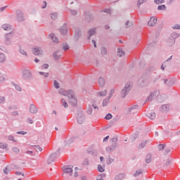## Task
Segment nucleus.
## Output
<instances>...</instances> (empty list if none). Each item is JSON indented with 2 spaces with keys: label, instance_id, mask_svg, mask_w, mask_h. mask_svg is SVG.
Here are the masks:
<instances>
[{
  "label": "nucleus",
  "instance_id": "f257e3e1",
  "mask_svg": "<svg viewBox=\"0 0 180 180\" xmlns=\"http://www.w3.org/2000/svg\"><path fill=\"white\" fill-rule=\"evenodd\" d=\"M66 99H68L69 103L72 106H77L78 103V98H77V96H75V93H74L72 90L68 91Z\"/></svg>",
  "mask_w": 180,
  "mask_h": 180
},
{
  "label": "nucleus",
  "instance_id": "f03ea898",
  "mask_svg": "<svg viewBox=\"0 0 180 180\" xmlns=\"http://www.w3.org/2000/svg\"><path fill=\"white\" fill-rule=\"evenodd\" d=\"M110 143L111 146L106 148V151L110 152L116 150V147H117V138L113 137L110 140Z\"/></svg>",
  "mask_w": 180,
  "mask_h": 180
},
{
  "label": "nucleus",
  "instance_id": "7ed1b4c3",
  "mask_svg": "<svg viewBox=\"0 0 180 180\" xmlns=\"http://www.w3.org/2000/svg\"><path fill=\"white\" fill-rule=\"evenodd\" d=\"M138 86H140V88H144L145 86H148V79L146 78H141L138 82Z\"/></svg>",
  "mask_w": 180,
  "mask_h": 180
},
{
  "label": "nucleus",
  "instance_id": "20e7f679",
  "mask_svg": "<svg viewBox=\"0 0 180 180\" xmlns=\"http://www.w3.org/2000/svg\"><path fill=\"white\" fill-rule=\"evenodd\" d=\"M158 95H160V91H155L150 93L149 96L146 98V102H148V101L151 102V101H153V99H155V98H157Z\"/></svg>",
  "mask_w": 180,
  "mask_h": 180
},
{
  "label": "nucleus",
  "instance_id": "39448f33",
  "mask_svg": "<svg viewBox=\"0 0 180 180\" xmlns=\"http://www.w3.org/2000/svg\"><path fill=\"white\" fill-rule=\"evenodd\" d=\"M91 102V106H93L94 109H99L98 108V105L101 103V99H99V98L96 97L94 99H92Z\"/></svg>",
  "mask_w": 180,
  "mask_h": 180
},
{
  "label": "nucleus",
  "instance_id": "423d86ee",
  "mask_svg": "<svg viewBox=\"0 0 180 180\" xmlns=\"http://www.w3.org/2000/svg\"><path fill=\"white\" fill-rule=\"evenodd\" d=\"M62 169L64 174H70V175H72V168L70 167V166H63Z\"/></svg>",
  "mask_w": 180,
  "mask_h": 180
},
{
  "label": "nucleus",
  "instance_id": "0eeeda50",
  "mask_svg": "<svg viewBox=\"0 0 180 180\" xmlns=\"http://www.w3.org/2000/svg\"><path fill=\"white\" fill-rule=\"evenodd\" d=\"M77 122L79 124H82V123L85 122V116H84V114L79 113L77 115Z\"/></svg>",
  "mask_w": 180,
  "mask_h": 180
},
{
  "label": "nucleus",
  "instance_id": "6e6552de",
  "mask_svg": "<svg viewBox=\"0 0 180 180\" xmlns=\"http://www.w3.org/2000/svg\"><path fill=\"white\" fill-rule=\"evenodd\" d=\"M33 53L35 56H43V51L40 48H34Z\"/></svg>",
  "mask_w": 180,
  "mask_h": 180
},
{
  "label": "nucleus",
  "instance_id": "1a4fd4ad",
  "mask_svg": "<svg viewBox=\"0 0 180 180\" xmlns=\"http://www.w3.org/2000/svg\"><path fill=\"white\" fill-rule=\"evenodd\" d=\"M157 23V18L151 17L150 20L148 22V26H154Z\"/></svg>",
  "mask_w": 180,
  "mask_h": 180
},
{
  "label": "nucleus",
  "instance_id": "9d476101",
  "mask_svg": "<svg viewBox=\"0 0 180 180\" xmlns=\"http://www.w3.org/2000/svg\"><path fill=\"white\" fill-rule=\"evenodd\" d=\"M67 98V96H65L64 98L61 99L62 106L65 108V109H67L68 108V103H67V100H68Z\"/></svg>",
  "mask_w": 180,
  "mask_h": 180
},
{
  "label": "nucleus",
  "instance_id": "9b49d317",
  "mask_svg": "<svg viewBox=\"0 0 180 180\" xmlns=\"http://www.w3.org/2000/svg\"><path fill=\"white\" fill-rule=\"evenodd\" d=\"M30 113H37V108L34 104H31L30 106Z\"/></svg>",
  "mask_w": 180,
  "mask_h": 180
},
{
  "label": "nucleus",
  "instance_id": "f8f14e48",
  "mask_svg": "<svg viewBox=\"0 0 180 180\" xmlns=\"http://www.w3.org/2000/svg\"><path fill=\"white\" fill-rule=\"evenodd\" d=\"M124 88L130 91L131 89L133 88V83L131 82H128L126 83Z\"/></svg>",
  "mask_w": 180,
  "mask_h": 180
},
{
  "label": "nucleus",
  "instance_id": "ddd939ff",
  "mask_svg": "<svg viewBox=\"0 0 180 180\" xmlns=\"http://www.w3.org/2000/svg\"><path fill=\"white\" fill-rule=\"evenodd\" d=\"M60 33L62 34H67V32H68V29L67 28V25H64L63 26H62L60 29Z\"/></svg>",
  "mask_w": 180,
  "mask_h": 180
},
{
  "label": "nucleus",
  "instance_id": "4468645a",
  "mask_svg": "<svg viewBox=\"0 0 180 180\" xmlns=\"http://www.w3.org/2000/svg\"><path fill=\"white\" fill-rule=\"evenodd\" d=\"M49 37L50 39H51L53 43H58V38H57V37L54 34H51L49 35Z\"/></svg>",
  "mask_w": 180,
  "mask_h": 180
},
{
  "label": "nucleus",
  "instance_id": "2eb2a0df",
  "mask_svg": "<svg viewBox=\"0 0 180 180\" xmlns=\"http://www.w3.org/2000/svg\"><path fill=\"white\" fill-rule=\"evenodd\" d=\"M98 85L101 88H103V86H105V79H103V77H99Z\"/></svg>",
  "mask_w": 180,
  "mask_h": 180
},
{
  "label": "nucleus",
  "instance_id": "dca6fc26",
  "mask_svg": "<svg viewBox=\"0 0 180 180\" xmlns=\"http://www.w3.org/2000/svg\"><path fill=\"white\" fill-rule=\"evenodd\" d=\"M124 176H126V174L121 173V174H119L118 175L115 176V180H122V179H124Z\"/></svg>",
  "mask_w": 180,
  "mask_h": 180
},
{
  "label": "nucleus",
  "instance_id": "f3484780",
  "mask_svg": "<svg viewBox=\"0 0 180 180\" xmlns=\"http://www.w3.org/2000/svg\"><path fill=\"white\" fill-rule=\"evenodd\" d=\"M129 90H127V89L124 88L121 91V96L122 98H125L126 95H127V94H129Z\"/></svg>",
  "mask_w": 180,
  "mask_h": 180
},
{
  "label": "nucleus",
  "instance_id": "a211bd4d",
  "mask_svg": "<svg viewBox=\"0 0 180 180\" xmlns=\"http://www.w3.org/2000/svg\"><path fill=\"white\" fill-rule=\"evenodd\" d=\"M167 43L169 46H174V44H175V39L169 37L167 41Z\"/></svg>",
  "mask_w": 180,
  "mask_h": 180
},
{
  "label": "nucleus",
  "instance_id": "6ab92c4d",
  "mask_svg": "<svg viewBox=\"0 0 180 180\" xmlns=\"http://www.w3.org/2000/svg\"><path fill=\"white\" fill-rule=\"evenodd\" d=\"M110 100V96L108 97L107 98L104 99L102 103L103 106H108L109 103V101Z\"/></svg>",
  "mask_w": 180,
  "mask_h": 180
},
{
  "label": "nucleus",
  "instance_id": "aec40b11",
  "mask_svg": "<svg viewBox=\"0 0 180 180\" xmlns=\"http://www.w3.org/2000/svg\"><path fill=\"white\" fill-rule=\"evenodd\" d=\"M147 116H148V117L150 118L151 120H153L155 117L156 115H155V112H150L147 114Z\"/></svg>",
  "mask_w": 180,
  "mask_h": 180
},
{
  "label": "nucleus",
  "instance_id": "412c9836",
  "mask_svg": "<svg viewBox=\"0 0 180 180\" xmlns=\"http://www.w3.org/2000/svg\"><path fill=\"white\" fill-rule=\"evenodd\" d=\"M2 28L4 29V30H7L8 32L11 31V25H9L8 24L3 25Z\"/></svg>",
  "mask_w": 180,
  "mask_h": 180
},
{
  "label": "nucleus",
  "instance_id": "4be33fe9",
  "mask_svg": "<svg viewBox=\"0 0 180 180\" xmlns=\"http://www.w3.org/2000/svg\"><path fill=\"white\" fill-rule=\"evenodd\" d=\"M169 37L171 39H174V40H175V39H178V37H179V34L176 33V32H173Z\"/></svg>",
  "mask_w": 180,
  "mask_h": 180
},
{
  "label": "nucleus",
  "instance_id": "5701e85b",
  "mask_svg": "<svg viewBox=\"0 0 180 180\" xmlns=\"http://www.w3.org/2000/svg\"><path fill=\"white\" fill-rule=\"evenodd\" d=\"M147 144L146 141H143L141 143L139 144L138 148L140 150L141 148H144Z\"/></svg>",
  "mask_w": 180,
  "mask_h": 180
},
{
  "label": "nucleus",
  "instance_id": "b1692460",
  "mask_svg": "<svg viewBox=\"0 0 180 180\" xmlns=\"http://www.w3.org/2000/svg\"><path fill=\"white\" fill-rule=\"evenodd\" d=\"M117 54L119 57H123L124 56V51L122 49H118Z\"/></svg>",
  "mask_w": 180,
  "mask_h": 180
},
{
  "label": "nucleus",
  "instance_id": "393cba45",
  "mask_svg": "<svg viewBox=\"0 0 180 180\" xmlns=\"http://www.w3.org/2000/svg\"><path fill=\"white\" fill-rule=\"evenodd\" d=\"M164 157H169L171 155V150L169 149H166L163 153Z\"/></svg>",
  "mask_w": 180,
  "mask_h": 180
},
{
  "label": "nucleus",
  "instance_id": "a878e982",
  "mask_svg": "<svg viewBox=\"0 0 180 180\" xmlns=\"http://www.w3.org/2000/svg\"><path fill=\"white\" fill-rule=\"evenodd\" d=\"M162 110L163 112H168V110H169V105H163L162 106Z\"/></svg>",
  "mask_w": 180,
  "mask_h": 180
},
{
  "label": "nucleus",
  "instance_id": "bb28decb",
  "mask_svg": "<svg viewBox=\"0 0 180 180\" xmlns=\"http://www.w3.org/2000/svg\"><path fill=\"white\" fill-rule=\"evenodd\" d=\"M137 108H139L138 105H134V106L129 108L130 113H134V112H136V109H137Z\"/></svg>",
  "mask_w": 180,
  "mask_h": 180
},
{
  "label": "nucleus",
  "instance_id": "cd10ccee",
  "mask_svg": "<svg viewBox=\"0 0 180 180\" xmlns=\"http://www.w3.org/2000/svg\"><path fill=\"white\" fill-rule=\"evenodd\" d=\"M107 94H108V91L106 90H104L103 91L98 92V96H106Z\"/></svg>",
  "mask_w": 180,
  "mask_h": 180
},
{
  "label": "nucleus",
  "instance_id": "c85d7f7f",
  "mask_svg": "<svg viewBox=\"0 0 180 180\" xmlns=\"http://www.w3.org/2000/svg\"><path fill=\"white\" fill-rule=\"evenodd\" d=\"M6 60V56H5V54L0 53V63H4Z\"/></svg>",
  "mask_w": 180,
  "mask_h": 180
},
{
  "label": "nucleus",
  "instance_id": "c756f323",
  "mask_svg": "<svg viewBox=\"0 0 180 180\" xmlns=\"http://www.w3.org/2000/svg\"><path fill=\"white\" fill-rule=\"evenodd\" d=\"M60 57H61V54H60V53L56 52V53H53V58L56 60H58V58H60Z\"/></svg>",
  "mask_w": 180,
  "mask_h": 180
},
{
  "label": "nucleus",
  "instance_id": "7c9ffc66",
  "mask_svg": "<svg viewBox=\"0 0 180 180\" xmlns=\"http://www.w3.org/2000/svg\"><path fill=\"white\" fill-rule=\"evenodd\" d=\"M39 75L44 77V78H47V77H49V72H39Z\"/></svg>",
  "mask_w": 180,
  "mask_h": 180
},
{
  "label": "nucleus",
  "instance_id": "2f4dec72",
  "mask_svg": "<svg viewBox=\"0 0 180 180\" xmlns=\"http://www.w3.org/2000/svg\"><path fill=\"white\" fill-rule=\"evenodd\" d=\"M23 73L25 77L27 75H28V77H32V73H30V70H24Z\"/></svg>",
  "mask_w": 180,
  "mask_h": 180
},
{
  "label": "nucleus",
  "instance_id": "473e14b6",
  "mask_svg": "<svg viewBox=\"0 0 180 180\" xmlns=\"http://www.w3.org/2000/svg\"><path fill=\"white\" fill-rule=\"evenodd\" d=\"M53 86L56 89H59L60 88V83H58L56 80H55L53 82Z\"/></svg>",
  "mask_w": 180,
  "mask_h": 180
},
{
  "label": "nucleus",
  "instance_id": "72a5a7b5",
  "mask_svg": "<svg viewBox=\"0 0 180 180\" xmlns=\"http://www.w3.org/2000/svg\"><path fill=\"white\" fill-rule=\"evenodd\" d=\"M8 140L10 141H13V143H16L18 141L12 135L8 136Z\"/></svg>",
  "mask_w": 180,
  "mask_h": 180
},
{
  "label": "nucleus",
  "instance_id": "f704fd0d",
  "mask_svg": "<svg viewBox=\"0 0 180 180\" xmlns=\"http://www.w3.org/2000/svg\"><path fill=\"white\" fill-rule=\"evenodd\" d=\"M141 174H143V170L141 169L137 170L134 174V176H139V175H141Z\"/></svg>",
  "mask_w": 180,
  "mask_h": 180
},
{
  "label": "nucleus",
  "instance_id": "c9c22d12",
  "mask_svg": "<svg viewBox=\"0 0 180 180\" xmlns=\"http://www.w3.org/2000/svg\"><path fill=\"white\" fill-rule=\"evenodd\" d=\"M113 161H115V160L113 158H108L106 160L107 162V165H110L112 162H113Z\"/></svg>",
  "mask_w": 180,
  "mask_h": 180
},
{
  "label": "nucleus",
  "instance_id": "e433bc0d",
  "mask_svg": "<svg viewBox=\"0 0 180 180\" xmlns=\"http://www.w3.org/2000/svg\"><path fill=\"white\" fill-rule=\"evenodd\" d=\"M3 172H4V174H5L6 175H8V174L11 172V169H8V167H6L5 169H4Z\"/></svg>",
  "mask_w": 180,
  "mask_h": 180
},
{
  "label": "nucleus",
  "instance_id": "4c0bfd02",
  "mask_svg": "<svg viewBox=\"0 0 180 180\" xmlns=\"http://www.w3.org/2000/svg\"><path fill=\"white\" fill-rule=\"evenodd\" d=\"M158 11H165L166 7L165 5H160L158 6Z\"/></svg>",
  "mask_w": 180,
  "mask_h": 180
},
{
  "label": "nucleus",
  "instance_id": "58836bf2",
  "mask_svg": "<svg viewBox=\"0 0 180 180\" xmlns=\"http://www.w3.org/2000/svg\"><path fill=\"white\" fill-rule=\"evenodd\" d=\"M98 172H103L105 171V169H103L102 165H98Z\"/></svg>",
  "mask_w": 180,
  "mask_h": 180
},
{
  "label": "nucleus",
  "instance_id": "ea45409f",
  "mask_svg": "<svg viewBox=\"0 0 180 180\" xmlns=\"http://www.w3.org/2000/svg\"><path fill=\"white\" fill-rule=\"evenodd\" d=\"M63 50H65V51L66 50L70 49V46H68V44L67 43H65V44H63Z\"/></svg>",
  "mask_w": 180,
  "mask_h": 180
},
{
  "label": "nucleus",
  "instance_id": "a19ab883",
  "mask_svg": "<svg viewBox=\"0 0 180 180\" xmlns=\"http://www.w3.org/2000/svg\"><path fill=\"white\" fill-rule=\"evenodd\" d=\"M169 60H172V56H171L169 57V58H168V59H167L165 62H164V63L162 65L161 69H162V70H165L164 65H165V63H167V61H169Z\"/></svg>",
  "mask_w": 180,
  "mask_h": 180
},
{
  "label": "nucleus",
  "instance_id": "79ce46f5",
  "mask_svg": "<svg viewBox=\"0 0 180 180\" xmlns=\"http://www.w3.org/2000/svg\"><path fill=\"white\" fill-rule=\"evenodd\" d=\"M144 2H147V0H138L137 6H140V5H143Z\"/></svg>",
  "mask_w": 180,
  "mask_h": 180
},
{
  "label": "nucleus",
  "instance_id": "37998d69",
  "mask_svg": "<svg viewBox=\"0 0 180 180\" xmlns=\"http://www.w3.org/2000/svg\"><path fill=\"white\" fill-rule=\"evenodd\" d=\"M107 53H108V51H106V48H102V49H101V54H102L103 56L106 55Z\"/></svg>",
  "mask_w": 180,
  "mask_h": 180
},
{
  "label": "nucleus",
  "instance_id": "c03bdc74",
  "mask_svg": "<svg viewBox=\"0 0 180 180\" xmlns=\"http://www.w3.org/2000/svg\"><path fill=\"white\" fill-rule=\"evenodd\" d=\"M47 164L50 165V164H53L54 162V159L53 158H49L46 161Z\"/></svg>",
  "mask_w": 180,
  "mask_h": 180
},
{
  "label": "nucleus",
  "instance_id": "a18cd8bd",
  "mask_svg": "<svg viewBox=\"0 0 180 180\" xmlns=\"http://www.w3.org/2000/svg\"><path fill=\"white\" fill-rule=\"evenodd\" d=\"M95 33H96L95 29H91L89 31V34H90V36H94Z\"/></svg>",
  "mask_w": 180,
  "mask_h": 180
},
{
  "label": "nucleus",
  "instance_id": "49530a36",
  "mask_svg": "<svg viewBox=\"0 0 180 180\" xmlns=\"http://www.w3.org/2000/svg\"><path fill=\"white\" fill-rule=\"evenodd\" d=\"M0 147H1V148H3V150H4V149L6 148V147H8V145L6 143H0Z\"/></svg>",
  "mask_w": 180,
  "mask_h": 180
},
{
  "label": "nucleus",
  "instance_id": "de8ad7c7",
  "mask_svg": "<svg viewBox=\"0 0 180 180\" xmlns=\"http://www.w3.org/2000/svg\"><path fill=\"white\" fill-rule=\"evenodd\" d=\"M154 3L157 5H160V4H164V0H155Z\"/></svg>",
  "mask_w": 180,
  "mask_h": 180
},
{
  "label": "nucleus",
  "instance_id": "09e8293b",
  "mask_svg": "<svg viewBox=\"0 0 180 180\" xmlns=\"http://www.w3.org/2000/svg\"><path fill=\"white\" fill-rule=\"evenodd\" d=\"M58 16V15H57V14L53 13V14H51V19H53V20H56V19H57Z\"/></svg>",
  "mask_w": 180,
  "mask_h": 180
},
{
  "label": "nucleus",
  "instance_id": "8fccbe9b",
  "mask_svg": "<svg viewBox=\"0 0 180 180\" xmlns=\"http://www.w3.org/2000/svg\"><path fill=\"white\" fill-rule=\"evenodd\" d=\"M130 26H133V22H131L130 21H127L126 22V27H130Z\"/></svg>",
  "mask_w": 180,
  "mask_h": 180
},
{
  "label": "nucleus",
  "instance_id": "3c124183",
  "mask_svg": "<svg viewBox=\"0 0 180 180\" xmlns=\"http://www.w3.org/2000/svg\"><path fill=\"white\" fill-rule=\"evenodd\" d=\"M112 117V114H107L106 116L105 117V119H106V120H110V118Z\"/></svg>",
  "mask_w": 180,
  "mask_h": 180
},
{
  "label": "nucleus",
  "instance_id": "603ef678",
  "mask_svg": "<svg viewBox=\"0 0 180 180\" xmlns=\"http://www.w3.org/2000/svg\"><path fill=\"white\" fill-rule=\"evenodd\" d=\"M20 53L21 54H22L23 56H25L26 57H27V53L26 51H25L23 49H21V50L20 51Z\"/></svg>",
  "mask_w": 180,
  "mask_h": 180
},
{
  "label": "nucleus",
  "instance_id": "864d4df0",
  "mask_svg": "<svg viewBox=\"0 0 180 180\" xmlns=\"http://www.w3.org/2000/svg\"><path fill=\"white\" fill-rule=\"evenodd\" d=\"M82 165H89V161L88 159H86L84 162L82 163Z\"/></svg>",
  "mask_w": 180,
  "mask_h": 180
},
{
  "label": "nucleus",
  "instance_id": "5fc2aeb1",
  "mask_svg": "<svg viewBox=\"0 0 180 180\" xmlns=\"http://www.w3.org/2000/svg\"><path fill=\"white\" fill-rule=\"evenodd\" d=\"M12 150H13V153H19V151H20V150H19V148H18L17 147L13 148Z\"/></svg>",
  "mask_w": 180,
  "mask_h": 180
},
{
  "label": "nucleus",
  "instance_id": "6e6d98bb",
  "mask_svg": "<svg viewBox=\"0 0 180 180\" xmlns=\"http://www.w3.org/2000/svg\"><path fill=\"white\" fill-rule=\"evenodd\" d=\"M158 148H159L160 150H164V148H165V146L163 144H160L158 146Z\"/></svg>",
  "mask_w": 180,
  "mask_h": 180
},
{
  "label": "nucleus",
  "instance_id": "4d7b16f0",
  "mask_svg": "<svg viewBox=\"0 0 180 180\" xmlns=\"http://www.w3.org/2000/svg\"><path fill=\"white\" fill-rule=\"evenodd\" d=\"M35 149L37 150V151H42L43 150V148H41V147H40L39 146H35Z\"/></svg>",
  "mask_w": 180,
  "mask_h": 180
},
{
  "label": "nucleus",
  "instance_id": "13d9d810",
  "mask_svg": "<svg viewBox=\"0 0 180 180\" xmlns=\"http://www.w3.org/2000/svg\"><path fill=\"white\" fill-rule=\"evenodd\" d=\"M15 89L17 90V91H22V88H20V86L18 85V84H15Z\"/></svg>",
  "mask_w": 180,
  "mask_h": 180
},
{
  "label": "nucleus",
  "instance_id": "bf43d9fd",
  "mask_svg": "<svg viewBox=\"0 0 180 180\" xmlns=\"http://www.w3.org/2000/svg\"><path fill=\"white\" fill-rule=\"evenodd\" d=\"M47 68H49V64L45 63L42 65L43 70H47Z\"/></svg>",
  "mask_w": 180,
  "mask_h": 180
},
{
  "label": "nucleus",
  "instance_id": "052dcab7",
  "mask_svg": "<svg viewBox=\"0 0 180 180\" xmlns=\"http://www.w3.org/2000/svg\"><path fill=\"white\" fill-rule=\"evenodd\" d=\"M5 102V97L0 96V103Z\"/></svg>",
  "mask_w": 180,
  "mask_h": 180
},
{
  "label": "nucleus",
  "instance_id": "680f3d73",
  "mask_svg": "<svg viewBox=\"0 0 180 180\" xmlns=\"http://www.w3.org/2000/svg\"><path fill=\"white\" fill-rule=\"evenodd\" d=\"M151 161H153V159H151V158H148L146 160V162L147 164H150V162H151Z\"/></svg>",
  "mask_w": 180,
  "mask_h": 180
},
{
  "label": "nucleus",
  "instance_id": "e2e57ef3",
  "mask_svg": "<svg viewBox=\"0 0 180 180\" xmlns=\"http://www.w3.org/2000/svg\"><path fill=\"white\" fill-rule=\"evenodd\" d=\"M173 29L174 30H179L180 29V25H176L173 27Z\"/></svg>",
  "mask_w": 180,
  "mask_h": 180
},
{
  "label": "nucleus",
  "instance_id": "0e129e2a",
  "mask_svg": "<svg viewBox=\"0 0 180 180\" xmlns=\"http://www.w3.org/2000/svg\"><path fill=\"white\" fill-rule=\"evenodd\" d=\"M5 81V77L2 75L0 76V82Z\"/></svg>",
  "mask_w": 180,
  "mask_h": 180
},
{
  "label": "nucleus",
  "instance_id": "69168bd1",
  "mask_svg": "<svg viewBox=\"0 0 180 180\" xmlns=\"http://www.w3.org/2000/svg\"><path fill=\"white\" fill-rule=\"evenodd\" d=\"M27 122L30 123V124H32V123H33V120H32V119H30V118H28Z\"/></svg>",
  "mask_w": 180,
  "mask_h": 180
},
{
  "label": "nucleus",
  "instance_id": "338daca9",
  "mask_svg": "<svg viewBox=\"0 0 180 180\" xmlns=\"http://www.w3.org/2000/svg\"><path fill=\"white\" fill-rule=\"evenodd\" d=\"M87 113H89V115H91V113H92V108H89V110H87Z\"/></svg>",
  "mask_w": 180,
  "mask_h": 180
},
{
  "label": "nucleus",
  "instance_id": "774afa93",
  "mask_svg": "<svg viewBox=\"0 0 180 180\" xmlns=\"http://www.w3.org/2000/svg\"><path fill=\"white\" fill-rule=\"evenodd\" d=\"M17 134H22V135H24V134H26V132H25V131H18Z\"/></svg>",
  "mask_w": 180,
  "mask_h": 180
}]
</instances>
